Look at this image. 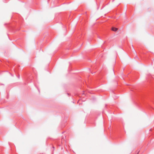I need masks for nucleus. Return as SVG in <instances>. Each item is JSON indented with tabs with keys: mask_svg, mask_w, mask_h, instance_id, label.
<instances>
[{
	"mask_svg": "<svg viewBox=\"0 0 154 154\" xmlns=\"http://www.w3.org/2000/svg\"><path fill=\"white\" fill-rule=\"evenodd\" d=\"M112 30L116 32L117 30L118 29L116 28L113 27L112 28Z\"/></svg>",
	"mask_w": 154,
	"mask_h": 154,
	"instance_id": "f257e3e1",
	"label": "nucleus"
},
{
	"mask_svg": "<svg viewBox=\"0 0 154 154\" xmlns=\"http://www.w3.org/2000/svg\"><path fill=\"white\" fill-rule=\"evenodd\" d=\"M139 152H138V153H137V154H138Z\"/></svg>",
	"mask_w": 154,
	"mask_h": 154,
	"instance_id": "f03ea898",
	"label": "nucleus"
},
{
	"mask_svg": "<svg viewBox=\"0 0 154 154\" xmlns=\"http://www.w3.org/2000/svg\"><path fill=\"white\" fill-rule=\"evenodd\" d=\"M68 95H69V94L68 93L67 94Z\"/></svg>",
	"mask_w": 154,
	"mask_h": 154,
	"instance_id": "7ed1b4c3",
	"label": "nucleus"
}]
</instances>
